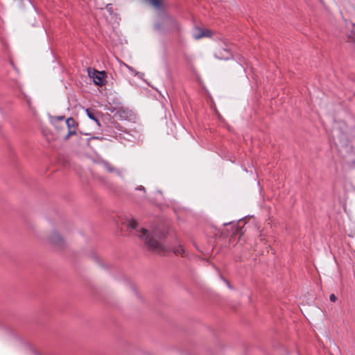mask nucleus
Wrapping results in <instances>:
<instances>
[{"mask_svg":"<svg viewBox=\"0 0 355 355\" xmlns=\"http://www.w3.org/2000/svg\"><path fill=\"white\" fill-rule=\"evenodd\" d=\"M138 236L144 241L151 250L158 254L165 252L166 248L162 243V240L165 236L161 230L156 229L149 233L147 230L141 228L138 231Z\"/></svg>","mask_w":355,"mask_h":355,"instance_id":"nucleus-1","label":"nucleus"},{"mask_svg":"<svg viewBox=\"0 0 355 355\" xmlns=\"http://www.w3.org/2000/svg\"><path fill=\"white\" fill-rule=\"evenodd\" d=\"M89 76L93 78L94 83L99 86H103L106 83V73L105 71H98L96 69H88Z\"/></svg>","mask_w":355,"mask_h":355,"instance_id":"nucleus-2","label":"nucleus"},{"mask_svg":"<svg viewBox=\"0 0 355 355\" xmlns=\"http://www.w3.org/2000/svg\"><path fill=\"white\" fill-rule=\"evenodd\" d=\"M215 57L220 60H228L232 57V53L227 45H218L215 49Z\"/></svg>","mask_w":355,"mask_h":355,"instance_id":"nucleus-3","label":"nucleus"},{"mask_svg":"<svg viewBox=\"0 0 355 355\" xmlns=\"http://www.w3.org/2000/svg\"><path fill=\"white\" fill-rule=\"evenodd\" d=\"M49 242L55 248H62L64 246V239L57 231H52L48 238Z\"/></svg>","mask_w":355,"mask_h":355,"instance_id":"nucleus-4","label":"nucleus"},{"mask_svg":"<svg viewBox=\"0 0 355 355\" xmlns=\"http://www.w3.org/2000/svg\"><path fill=\"white\" fill-rule=\"evenodd\" d=\"M193 37L196 40H200L205 37H211V31L209 29L196 27L192 33Z\"/></svg>","mask_w":355,"mask_h":355,"instance_id":"nucleus-5","label":"nucleus"},{"mask_svg":"<svg viewBox=\"0 0 355 355\" xmlns=\"http://www.w3.org/2000/svg\"><path fill=\"white\" fill-rule=\"evenodd\" d=\"M65 123H66V125H67V129H68V133L66 135L65 138L66 139H69V137H71V135L76 134L77 123L75 121V120L73 118H71V117L68 118L66 120Z\"/></svg>","mask_w":355,"mask_h":355,"instance_id":"nucleus-6","label":"nucleus"},{"mask_svg":"<svg viewBox=\"0 0 355 355\" xmlns=\"http://www.w3.org/2000/svg\"><path fill=\"white\" fill-rule=\"evenodd\" d=\"M165 26L171 31H177L180 30V25L177 20L173 17L168 18L165 22Z\"/></svg>","mask_w":355,"mask_h":355,"instance_id":"nucleus-7","label":"nucleus"},{"mask_svg":"<svg viewBox=\"0 0 355 355\" xmlns=\"http://www.w3.org/2000/svg\"><path fill=\"white\" fill-rule=\"evenodd\" d=\"M103 166L105 168V169L110 172V173H116L118 175H121V172L116 169L113 166H112L111 164H110L109 163L107 162H105L103 164Z\"/></svg>","mask_w":355,"mask_h":355,"instance_id":"nucleus-8","label":"nucleus"},{"mask_svg":"<svg viewBox=\"0 0 355 355\" xmlns=\"http://www.w3.org/2000/svg\"><path fill=\"white\" fill-rule=\"evenodd\" d=\"M86 113H87V115L88 116V117L89 119L94 120L97 123L98 125H100L99 121L96 117L95 112H94V111L93 110H92V109H87L86 110Z\"/></svg>","mask_w":355,"mask_h":355,"instance_id":"nucleus-9","label":"nucleus"},{"mask_svg":"<svg viewBox=\"0 0 355 355\" xmlns=\"http://www.w3.org/2000/svg\"><path fill=\"white\" fill-rule=\"evenodd\" d=\"M173 252L175 254L177 255H180L182 257H184L186 255V252H185V250L183 248L182 245H180L177 247H175L174 249H173Z\"/></svg>","mask_w":355,"mask_h":355,"instance_id":"nucleus-10","label":"nucleus"},{"mask_svg":"<svg viewBox=\"0 0 355 355\" xmlns=\"http://www.w3.org/2000/svg\"><path fill=\"white\" fill-rule=\"evenodd\" d=\"M149 3L155 8H161L162 6V0H148Z\"/></svg>","mask_w":355,"mask_h":355,"instance_id":"nucleus-11","label":"nucleus"},{"mask_svg":"<svg viewBox=\"0 0 355 355\" xmlns=\"http://www.w3.org/2000/svg\"><path fill=\"white\" fill-rule=\"evenodd\" d=\"M128 227L132 229H136L137 227V222L134 219L129 220L128 221Z\"/></svg>","mask_w":355,"mask_h":355,"instance_id":"nucleus-12","label":"nucleus"},{"mask_svg":"<svg viewBox=\"0 0 355 355\" xmlns=\"http://www.w3.org/2000/svg\"><path fill=\"white\" fill-rule=\"evenodd\" d=\"M329 300L331 302H335L337 300V297L334 294H331L329 296Z\"/></svg>","mask_w":355,"mask_h":355,"instance_id":"nucleus-13","label":"nucleus"},{"mask_svg":"<svg viewBox=\"0 0 355 355\" xmlns=\"http://www.w3.org/2000/svg\"><path fill=\"white\" fill-rule=\"evenodd\" d=\"M59 121H62L64 120V116H59L57 118Z\"/></svg>","mask_w":355,"mask_h":355,"instance_id":"nucleus-14","label":"nucleus"},{"mask_svg":"<svg viewBox=\"0 0 355 355\" xmlns=\"http://www.w3.org/2000/svg\"><path fill=\"white\" fill-rule=\"evenodd\" d=\"M139 190H141V191H145V188L142 186H140V187L139 188Z\"/></svg>","mask_w":355,"mask_h":355,"instance_id":"nucleus-15","label":"nucleus"},{"mask_svg":"<svg viewBox=\"0 0 355 355\" xmlns=\"http://www.w3.org/2000/svg\"><path fill=\"white\" fill-rule=\"evenodd\" d=\"M226 283H227V286H230V283H229L228 282H226Z\"/></svg>","mask_w":355,"mask_h":355,"instance_id":"nucleus-16","label":"nucleus"}]
</instances>
